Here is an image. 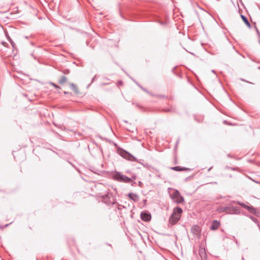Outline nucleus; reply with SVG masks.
<instances>
[{"label": "nucleus", "instance_id": "obj_20", "mask_svg": "<svg viewBox=\"0 0 260 260\" xmlns=\"http://www.w3.org/2000/svg\"><path fill=\"white\" fill-rule=\"evenodd\" d=\"M252 220L254 221L255 222H256L257 221V219L254 217H251Z\"/></svg>", "mask_w": 260, "mask_h": 260}, {"label": "nucleus", "instance_id": "obj_28", "mask_svg": "<svg viewBox=\"0 0 260 260\" xmlns=\"http://www.w3.org/2000/svg\"><path fill=\"white\" fill-rule=\"evenodd\" d=\"M9 225V224H6L5 226H7Z\"/></svg>", "mask_w": 260, "mask_h": 260}, {"label": "nucleus", "instance_id": "obj_26", "mask_svg": "<svg viewBox=\"0 0 260 260\" xmlns=\"http://www.w3.org/2000/svg\"><path fill=\"white\" fill-rule=\"evenodd\" d=\"M64 93V94H67V93H68V92H66L65 91Z\"/></svg>", "mask_w": 260, "mask_h": 260}, {"label": "nucleus", "instance_id": "obj_22", "mask_svg": "<svg viewBox=\"0 0 260 260\" xmlns=\"http://www.w3.org/2000/svg\"><path fill=\"white\" fill-rule=\"evenodd\" d=\"M122 84V81H119L118 82V85H121Z\"/></svg>", "mask_w": 260, "mask_h": 260}, {"label": "nucleus", "instance_id": "obj_16", "mask_svg": "<svg viewBox=\"0 0 260 260\" xmlns=\"http://www.w3.org/2000/svg\"><path fill=\"white\" fill-rule=\"evenodd\" d=\"M62 72L64 74H69L70 73V71L68 69H64L62 71Z\"/></svg>", "mask_w": 260, "mask_h": 260}, {"label": "nucleus", "instance_id": "obj_1", "mask_svg": "<svg viewBox=\"0 0 260 260\" xmlns=\"http://www.w3.org/2000/svg\"><path fill=\"white\" fill-rule=\"evenodd\" d=\"M113 178L115 180H117L118 181L123 182L127 183H132V185L135 182L133 181L130 178L122 174L119 172H116V173L114 175Z\"/></svg>", "mask_w": 260, "mask_h": 260}, {"label": "nucleus", "instance_id": "obj_29", "mask_svg": "<svg viewBox=\"0 0 260 260\" xmlns=\"http://www.w3.org/2000/svg\"><path fill=\"white\" fill-rule=\"evenodd\" d=\"M259 43H260V42H259Z\"/></svg>", "mask_w": 260, "mask_h": 260}, {"label": "nucleus", "instance_id": "obj_7", "mask_svg": "<svg viewBox=\"0 0 260 260\" xmlns=\"http://www.w3.org/2000/svg\"><path fill=\"white\" fill-rule=\"evenodd\" d=\"M219 225L220 222L216 220H213L210 226V229L213 231L216 230L219 228Z\"/></svg>", "mask_w": 260, "mask_h": 260}, {"label": "nucleus", "instance_id": "obj_9", "mask_svg": "<svg viewBox=\"0 0 260 260\" xmlns=\"http://www.w3.org/2000/svg\"><path fill=\"white\" fill-rule=\"evenodd\" d=\"M179 220L180 219L178 217L171 215L169 218V223L171 225H174L176 224Z\"/></svg>", "mask_w": 260, "mask_h": 260}, {"label": "nucleus", "instance_id": "obj_19", "mask_svg": "<svg viewBox=\"0 0 260 260\" xmlns=\"http://www.w3.org/2000/svg\"><path fill=\"white\" fill-rule=\"evenodd\" d=\"M6 36L7 38V39L8 40V41L10 40V39H11L10 36L8 35V34L7 32H6Z\"/></svg>", "mask_w": 260, "mask_h": 260}, {"label": "nucleus", "instance_id": "obj_23", "mask_svg": "<svg viewBox=\"0 0 260 260\" xmlns=\"http://www.w3.org/2000/svg\"><path fill=\"white\" fill-rule=\"evenodd\" d=\"M132 178L134 179V180H135L136 179V176H132Z\"/></svg>", "mask_w": 260, "mask_h": 260}, {"label": "nucleus", "instance_id": "obj_13", "mask_svg": "<svg viewBox=\"0 0 260 260\" xmlns=\"http://www.w3.org/2000/svg\"><path fill=\"white\" fill-rule=\"evenodd\" d=\"M69 85L71 87V88L76 93H78L79 92V90L78 89L77 86L74 84V83H69Z\"/></svg>", "mask_w": 260, "mask_h": 260}, {"label": "nucleus", "instance_id": "obj_17", "mask_svg": "<svg viewBox=\"0 0 260 260\" xmlns=\"http://www.w3.org/2000/svg\"><path fill=\"white\" fill-rule=\"evenodd\" d=\"M50 84L52 85V86H53L55 88H59V87L58 85H57L56 84H55L52 82H51Z\"/></svg>", "mask_w": 260, "mask_h": 260}, {"label": "nucleus", "instance_id": "obj_27", "mask_svg": "<svg viewBox=\"0 0 260 260\" xmlns=\"http://www.w3.org/2000/svg\"><path fill=\"white\" fill-rule=\"evenodd\" d=\"M141 88H142L143 89V90L144 91H146L145 89H144L143 88H142V87H141Z\"/></svg>", "mask_w": 260, "mask_h": 260}, {"label": "nucleus", "instance_id": "obj_8", "mask_svg": "<svg viewBox=\"0 0 260 260\" xmlns=\"http://www.w3.org/2000/svg\"><path fill=\"white\" fill-rule=\"evenodd\" d=\"M179 220L180 219L178 217L171 215L169 218V223L171 225H174L176 224Z\"/></svg>", "mask_w": 260, "mask_h": 260}, {"label": "nucleus", "instance_id": "obj_18", "mask_svg": "<svg viewBox=\"0 0 260 260\" xmlns=\"http://www.w3.org/2000/svg\"><path fill=\"white\" fill-rule=\"evenodd\" d=\"M10 43L11 44L12 46H13V47L14 48V45H15V43L13 41V40L11 39H10V40L9 41Z\"/></svg>", "mask_w": 260, "mask_h": 260}, {"label": "nucleus", "instance_id": "obj_6", "mask_svg": "<svg viewBox=\"0 0 260 260\" xmlns=\"http://www.w3.org/2000/svg\"><path fill=\"white\" fill-rule=\"evenodd\" d=\"M141 217L142 220L148 221L151 219V215L147 212H142L141 213Z\"/></svg>", "mask_w": 260, "mask_h": 260}, {"label": "nucleus", "instance_id": "obj_5", "mask_svg": "<svg viewBox=\"0 0 260 260\" xmlns=\"http://www.w3.org/2000/svg\"><path fill=\"white\" fill-rule=\"evenodd\" d=\"M239 204L244 208L246 209L249 212L253 214H255L256 213V210L253 207L251 206H247L244 203H239Z\"/></svg>", "mask_w": 260, "mask_h": 260}, {"label": "nucleus", "instance_id": "obj_2", "mask_svg": "<svg viewBox=\"0 0 260 260\" xmlns=\"http://www.w3.org/2000/svg\"><path fill=\"white\" fill-rule=\"evenodd\" d=\"M171 198L177 204H181L184 202V198L180 195L179 191L174 190L173 192L170 194Z\"/></svg>", "mask_w": 260, "mask_h": 260}, {"label": "nucleus", "instance_id": "obj_3", "mask_svg": "<svg viewBox=\"0 0 260 260\" xmlns=\"http://www.w3.org/2000/svg\"><path fill=\"white\" fill-rule=\"evenodd\" d=\"M120 155L122 157L127 160L135 161H137V158L135 157L125 150L121 151Z\"/></svg>", "mask_w": 260, "mask_h": 260}, {"label": "nucleus", "instance_id": "obj_12", "mask_svg": "<svg viewBox=\"0 0 260 260\" xmlns=\"http://www.w3.org/2000/svg\"><path fill=\"white\" fill-rule=\"evenodd\" d=\"M241 17L242 19V20L244 21V22L245 23V24L249 27V28H250L251 27V25L250 24V23L249 22L248 20V19L244 15H241Z\"/></svg>", "mask_w": 260, "mask_h": 260}, {"label": "nucleus", "instance_id": "obj_21", "mask_svg": "<svg viewBox=\"0 0 260 260\" xmlns=\"http://www.w3.org/2000/svg\"><path fill=\"white\" fill-rule=\"evenodd\" d=\"M104 198H110V195L107 194H106L105 197H103Z\"/></svg>", "mask_w": 260, "mask_h": 260}, {"label": "nucleus", "instance_id": "obj_14", "mask_svg": "<svg viewBox=\"0 0 260 260\" xmlns=\"http://www.w3.org/2000/svg\"><path fill=\"white\" fill-rule=\"evenodd\" d=\"M67 81V78L66 77L63 76L61 77L60 80H59V83L60 84H63Z\"/></svg>", "mask_w": 260, "mask_h": 260}, {"label": "nucleus", "instance_id": "obj_4", "mask_svg": "<svg viewBox=\"0 0 260 260\" xmlns=\"http://www.w3.org/2000/svg\"><path fill=\"white\" fill-rule=\"evenodd\" d=\"M182 213V210L181 208L177 207L174 208L173 213L172 215L176 216L178 218L180 219L181 213Z\"/></svg>", "mask_w": 260, "mask_h": 260}, {"label": "nucleus", "instance_id": "obj_24", "mask_svg": "<svg viewBox=\"0 0 260 260\" xmlns=\"http://www.w3.org/2000/svg\"><path fill=\"white\" fill-rule=\"evenodd\" d=\"M255 182H256V183L257 184H260V182H258V181H254Z\"/></svg>", "mask_w": 260, "mask_h": 260}, {"label": "nucleus", "instance_id": "obj_10", "mask_svg": "<svg viewBox=\"0 0 260 260\" xmlns=\"http://www.w3.org/2000/svg\"><path fill=\"white\" fill-rule=\"evenodd\" d=\"M171 170L176 171H186L189 170L188 168H185V167H181L180 166H176L174 167L170 168Z\"/></svg>", "mask_w": 260, "mask_h": 260}, {"label": "nucleus", "instance_id": "obj_11", "mask_svg": "<svg viewBox=\"0 0 260 260\" xmlns=\"http://www.w3.org/2000/svg\"><path fill=\"white\" fill-rule=\"evenodd\" d=\"M192 232L195 235H198L200 232V227L198 225H194L191 228Z\"/></svg>", "mask_w": 260, "mask_h": 260}, {"label": "nucleus", "instance_id": "obj_25", "mask_svg": "<svg viewBox=\"0 0 260 260\" xmlns=\"http://www.w3.org/2000/svg\"><path fill=\"white\" fill-rule=\"evenodd\" d=\"M211 168H209V169H208V171H210L211 170Z\"/></svg>", "mask_w": 260, "mask_h": 260}, {"label": "nucleus", "instance_id": "obj_15", "mask_svg": "<svg viewBox=\"0 0 260 260\" xmlns=\"http://www.w3.org/2000/svg\"><path fill=\"white\" fill-rule=\"evenodd\" d=\"M133 196L137 197V196L136 194H134V193H131L128 194V197H129V198L132 199L133 200H135V199L133 197Z\"/></svg>", "mask_w": 260, "mask_h": 260}]
</instances>
